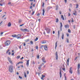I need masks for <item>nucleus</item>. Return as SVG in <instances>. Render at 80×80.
Segmentation results:
<instances>
[{
  "mask_svg": "<svg viewBox=\"0 0 80 80\" xmlns=\"http://www.w3.org/2000/svg\"><path fill=\"white\" fill-rule=\"evenodd\" d=\"M38 38H36L35 39L34 41L35 42L37 41V40H38Z\"/></svg>",
  "mask_w": 80,
  "mask_h": 80,
  "instance_id": "nucleus-29",
  "label": "nucleus"
},
{
  "mask_svg": "<svg viewBox=\"0 0 80 80\" xmlns=\"http://www.w3.org/2000/svg\"><path fill=\"white\" fill-rule=\"evenodd\" d=\"M45 13V9L43 8L42 9V16H44Z\"/></svg>",
  "mask_w": 80,
  "mask_h": 80,
  "instance_id": "nucleus-12",
  "label": "nucleus"
},
{
  "mask_svg": "<svg viewBox=\"0 0 80 80\" xmlns=\"http://www.w3.org/2000/svg\"><path fill=\"white\" fill-rule=\"evenodd\" d=\"M44 5H45V3L42 2V7H44Z\"/></svg>",
  "mask_w": 80,
  "mask_h": 80,
  "instance_id": "nucleus-30",
  "label": "nucleus"
},
{
  "mask_svg": "<svg viewBox=\"0 0 80 80\" xmlns=\"http://www.w3.org/2000/svg\"><path fill=\"white\" fill-rule=\"evenodd\" d=\"M42 77H43V78H44V77H45V76L43 75H42Z\"/></svg>",
  "mask_w": 80,
  "mask_h": 80,
  "instance_id": "nucleus-58",
  "label": "nucleus"
},
{
  "mask_svg": "<svg viewBox=\"0 0 80 80\" xmlns=\"http://www.w3.org/2000/svg\"><path fill=\"white\" fill-rule=\"evenodd\" d=\"M58 21H59L58 19V18H57L56 19V23H57V22H58Z\"/></svg>",
  "mask_w": 80,
  "mask_h": 80,
  "instance_id": "nucleus-25",
  "label": "nucleus"
},
{
  "mask_svg": "<svg viewBox=\"0 0 80 80\" xmlns=\"http://www.w3.org/2000/svg\"><path fill=\"white\" fill-rule=\"evenodd\" d=\"M68 17H70V13L69 12L68 13Z\"/></svg>",
  "mask_w": 80,
  "mask_h": 80,
  "instance_id": "nucleus-51",
  "label": "nucleus"
},
{
  "mask_svg": "<svg viewBox=\"0 0 80 80\" xmlns=\"http://www.w3.org/2000/svg\"><path fill=\"white\" fill-rule=\"evenodd\" d=\"M56 55V60H58V52L56 51L55 53Z\"/></svg>",
  "mask_w": 80,
  "mask_h": 80,
  "instance_id": "nucleus-4",
  "label": "nucleus"
},
{
  "mask_svg": "<svg viewBox=\"0 0 80 80\" xmlns=\"http://www.w3.org/2000/svg\"><path fill=\"white\" fill-rule=\"evenodd\" d=\"M71 20H72V22H73V18H71Z\"/></svg>",
  "mask_w": 80,
  "mask_h": 80,
  "instance_id": "nucleus-48",
  "label": "nucleus"
},
{
  "mask_svg": "<svg viewBox=\"0 0 80 80\" xmlns=\"http://www.w3.org/2000/svg\"><path fill=\"white\" fill-rule=\"evenodd\" d=\"M11 4V2H9L8 3V5H10Z\"/></svg>",
  "mask_w": 80,
  "mask_h": 80,
  "instance_id": "nucleus-60",
  "label": "nucleus"
},
{
  "mask_svg": "<svg viewBox=\"0 0 80 80\" xmlns=\"http://www.w3.org/2000/svg\"><path fill=\"white\" fill-rule=\"evenodd\" d=\"M69 60H70V58H69L67 60V62L66 63L68 65H69Z\"/></svg>",
  "mask_w": 80,
  "mask_h": 80,
  "instance_id": "nucleus-8",
  "label": "nucleus"
},
{
  "mask_svg": "<svg viewBox=\"0 0 80 80\" xmlns=\"http://www.w3.org/2000/svg\"><path fill=\"white\" fill-rule=\"evenodd\" d=\"M77 72L78 75H80V69H78Z\"/></svg>",
  "mask_w": 80,
  "mask_h": 80,
  "instance_id": "nucleus-19",
  "label": "nucleus"
},
{
  "mask_svg": "<svg viewBox=\"0 0 80 80\" xmlns=\"http://www.w3.org/2000/svg\"><path fill=\"white\" fill-rule=\"evenodd\" d=\"M46 41H43L42 42H41V43L43 44V43H46Z\"/></svg>",
  "mask_w": 80,
  "mask_h": 80,
  "instance_id": "nucleus-40",
  "label": "nucleus"
},
{
  "mask_svg": "<svg viewBox=\"0 0 80 80\" xmlns=\"http://www.w3.org/2000/svg\"><path fill=\"white\" fill-rule=\"evenodd\" d=\"M36 49H37V50H38V46H37L36 47Z\"/></svg>",
  "mask_w": 80,
  "mask_h": 80,
  "instance_id": "nucleus-43",
  "label": "nucleus"
},
{
  "mask_svg": "<svg viewBox=\"0 0 80 80\" xmlns=\"http://www.w3.org/2000/svg\"><path fill=\"white\" fill-rule=\"evenodd\" d=\"M10 41L8 40L6 41L5 43V45L6 46H8L10 44Z\"/></svg>",
  "mask_w": 80,
  "mask_h": 80,
  "instance_id": "nucleus-2",
  "label": "nucleus"
},
{
  "mask_svg": "<svg viewBox=\"0 0 80 80\" xmlns=\"http://www.w3.org/2000/svg\"><path fill=\"white\" fill-rule=\"evenodd\" d=\"M23 44V46H25L26 45V44L25 43V42H24L22 43Z\"/></svg>",
  "mask_w": 80,
  "mask_h": 80,
  "instance_id": "nucleus-41",
  "label": "nucleus"
},
{
  "mask_svg": "<svg viewBox=\"0 0 80 80\" xmlns=\"http://www.w3.org/2000/svg\"><path fill=\"white\" fill-rule=\"evenodd\" d=\"M66 35H67V37H69V34H68V33H67Z\"/></svg>",
  "mask_w": 80,
  "mask_h": 80,
  "instance_id": "nucleus-57",
  "label": "nucleus"
},
{
  "mask_svg": "<svg viewBox=\"0 0 80 80\" xmlns=\"http://www.w3.org/2000/svg\"><path fill=\"white\" fill-rule=\"evenodd\" d=\"M3 32H1L0 33V35H3Z\"/></svg>",
  "mask_w": 80,
  "mask_h": 80,
  "instance_id": "nucleus-59",
  "label": "nucleus"
},
{
  "mask_svg": "<svg viewBox=\"0 0 80 80\" xmlns=\"http://www.w3.org/2000/svg\"><path fill=\"white\" fill-rule=\"evenodd\" d=\"M24 77L25 78H27V75L26 74V73L25 72H24Z\"/></svg>",
  "mask_w": 80,
  "mask_h": 80,
  "instance_id": "nucleus-27",
  "label": "nucleus"
},
{
  "mask_svg": "<svg viewBox=\"0 0 80 80\" xmlns=\"http://www.w3.org/2000/svg\"><path fill=\"white\" fill-rule=\"evenodd\" d=\"M60 28H62V27H63V25L62 24V22H60Z\"/></svg>",
  "mask_w": 80,
  "mask_h": 80,
  "instance_id": "nucleus-24",
  "label": "nucleus"
},
{
  "mask_svg": "<svg viewBox=\"0 0 80 80\" xmlns=\"http://www.w3.org/2000/svg\"><path fill=\"white\" fill-rule=\"evenodd\" d=\"M69 6H70V7L72 8V4H70L69 5Z\"/></svg>",
  "mask_w": 80,
  "mask_h": 80,
  "instance_id": "nucleus-52",
  "label": "nucleus"
},
{
  "mask_svg": "<svg viewBox=\"0 0 80 80\" xmlns=\"http://www.w3.org/2000/svg\"><path fill=\"white\" fill-rule=\"evenodd\" d=\"M65 80H67V77H65Z\"/></svg>",
  "mask_w": 80,
  "mask_h": 80,
  "instance_id": "nucleus-54",
  "label": "nucleus"
},
{
  "mask_svg": "<svg viewBox=\"0 0 80 80\" xmlns=\"http://www.w3.org/2000/svg\"><path fill=\"white\" fill-rule=\"evenodd\" d=\"M78 5L77 4L76 8H78Z\"/></svg>",
  "mask_w": 80,
  "mask_h": 80,
  "instance_id": "nucleus-49",
  "label": "nucleus"
},
{
  "mask_svg": "<svg viewBox=\"0 0 80 80\" xmlns=\"http://www.w3.org/2000/svg\"><path fill=\"white\" fill-rule=\"evenodd\" d=\"M65 27L66 28H69V25H65Z\"/></svg>",
  "mask_w": 80,
  "mask_h": 80,
  "instance_id": "nucleus-16",
  "label": "nucleus"
},
{
  "mask_svg": "<svg viewBox=\"0 0 80 80\" xmlns=\"http://www.w3.org/2000/svg\"><path fill=\"white\" fill-rule=\"evenodd\" d=\"M22 20L21 19H20L19 20V23H21V22H22Z\"/></svg>",
  "mask_w": 80,
  "mask_h": 80,
  "instance_id": "nucleus-39",
  "label": "nucleus"
},
{
  "mask_svg": "<svg viewBox=\"0 0 80 80\" xmlns=\"http://www.w3.org/2000/svg\"><path fill=\"white\" fill-rule=\"evenodd\" d=\"M60 30L61 32H62V28H60Z\"/></svg>",
  "mask_w": 80,
  "mask_h": 80,
  "instance_id": "nucleus-56",
  "label": "nucleus"
},
{
  "mask_svg": "<svg viewBox=\"0 0 80 80\" xmlns=\"http://www.w3.org/2000/svg\"><path fill=\"white\" fill-rule=\"evenodd\" d=\"M9 62H10V63H11V64H12L13 63L12 62V61L11 60H9Z\"/></svg>",
  "mask_w": 80,
  "mask_h": 80,
  "instance_id": "nucleus-36",
  "label": "nucleus"
},
{
  "mask_svg": "<svg viewBox=\"0 0 80 80\" xmlns=\"http://www.w3.org/2000/svg\"><path fill=\"white\" fill-rule=\"evenodd\" d=\"M13 70V66L12 65H10L9 66L8 71L10 73H12Z\"/></svg>",
  "mask_w": 80,
  "mask_h": 80,
  "instance_id": "nucleus-1",
  "label": "nucleus"
},
{
  "mask_svg": "<svg viewBox=\"0 0 80 80\" xmlns=\"http://www.w3.org/2000/svg\"><path fill=\"white\" fill-rule=\"evenodd\" d=\"M21 31H22V32H24V30L23 29H21Z\"/></svg>",
  "mask_w": 80,
  "mask_h": 80,
  "instance_id": "nucleus-53",
  "label": "nucleus"
},
{
  "mask_svg": "<svg viewBox=\"0 0 80 80\" xmlns=\"http://www.w3.org/2000/svg\"><path fill=\"white\" fill-rule=\"evenodd\" d=\"M38 20L39 22H40V21L41 20V19H39Z\"/></svg>",
  "mask_w": 80,
  "mask_h": 80,
  "instance_id": "nucleus-63",
  "label": "nucleus"
},
{
  "mask_svg": "<svg viewBox=\"0 0 80 80\" xmlns=\"http://www.w3.org/2000/svg\"><path fill=\"white\" fill-rule=\"evenodd\" d=\"M64 37V34H63V33H62V40H63Z\"/></svg>",
  "mask_w": 80,
  "mask_h": 80,
  "instance_id": "nucleus-21",
  "label": "nucleus"
},
{
  "mask_svg": "<svg viewBox=\"0 0 80 80\" xmlns=\"http://www.w3.org/2000/svg\"><path fill=\"white\" fill-rule=\"evenodd\" d=\"M80 68V64H78V69H79Z\"/></svg>",
  "mask_w": 80,
  "mask_h": 80,
  "instance_id": "nucleus-20",
  "label": "nucleus"
},
{
  "mask_svg": "<svg viewBox=\"0 0 80 80\" xmlns=\"http://www.w3.org/2000/svg\"><path fill=\"white\" fill-rule=\"evenodd\" d=\"M58 38L59 39L60 38V31H58Z\"/></svg>",
  "mask_w": 80,
  "mask_h": 80,
  "instance_id": "nucleus-9",
  "label": "nucleus"
},
{
  "mask_svg": "<svg viewBox=\"0 0 80 80\" xmlns=\"http://www.w3.org/2000/svg\"><path fill=\"white\" fill-rule=\"evenodd\" d=\"M21 46H19V49H21Z\"/></svg>",
  "mask_w": 80,
  "mask_h": 80,
  "instance_id": "nucleus-64",
  "label": "nucleus"
},
{
  "mask_svg": "<svg viewBox=\"0 0 80 80\" xmlns=\"http://www.w3.org/2000/svg\"><path fill=\"white\" fill-rule=\"evenodd\" d=\"M10 51V50H8L6 52V53H8V52H9V51Z\"/></svg>",
  "mask_w": 80,
  "mask_h": 80,
  "instance_id": "nucleus-62",
  "label": "nucleus"
},
{
  "mask_svg": "<svg viewBox=\"0 0 80 80\" xmlns=\"http://www.w3.org/2000/svg\"><path fill=\"white\" fill-rule=\"evenodd\" d=\"M19 78H20V79H22V77H21L20 76H19Z\"/></svg>",
  "mask_w": 80,
  "mask_h": 80,
  "instance_id": "nucleus-42",
  "label": "nucleus"
},
{
  "mask_svg": "<svg viewBox=\"0 0 80 80\" xmlns=\"http://www.w3.org/2000/svg\"><path fill=\"white\" fill-rule=\"evenodd\" d=\"M24 31H26V32H28V29H27L25 28L24 29Z\"/></svg>",
  "mask_w": 80,
  "mask_h": 80,
  "instance_id": "nucleus-34",
  "label": "nucleus"
},
{
  "mask_svg": "<svg viewBox=\"0 0 80 80\" xmlns=\"http://www.w3.org/2000/svg\"><path fill=\"white\" fill-rule=\"evenodd\" d=\"M58 8V5H57L56 6V10H57Z\"/></svg>",
  "mask_w": 80,
  "mask_h": 80,
  "instance_id": "nucleus-23",
  "label": "nucleus"
},
{
  "mask_svg": "<svg viewBox=\"0 0 80 80\" xmlns=\"http://www.w3.org/2000/svg\"><path fill=\"white\" fill-rule=\"evenodd\" d=\"M68 33H71V30L70 29H68Z\"/></svg>",
  "mask_w": 80,
  "mask_h": 80,
  "instance_id": "nucleus-28",
  "label": "nucleus"
},
{
  "mask_svg": "<svg viewBox=\"0 0 80 80\" xmlns=\"http://www.w3.org/2000/svg\"><path fill=\"white\" fill-rule=\"evenodd\" d=\"M23 25H24V24H22L20 25V27H22V26H23Z\"/></svg>",
  "mask_w": 80,
  "mask_h": 80,
  "instance_id": "nucleus-47",
  "label": "nucleus"
},
{
  "mask_svg": "<svg viewBox=\"0 0 80 80\" xmlns=\"http://www.w3.org/2000/svg\"><path fill=\"white\" fill-rule=\"evenodd\" d=\"M34 13H35V11L32 12V15H34Z\"/></svg>",
  "mask_w": 80,
  "mask_h": 80,
  "instance_id": "nucleus-37",
  "label": "nucleus"
},
{
  "mask_svg": "<svg viewBox=\"0 0 80 80\" xmlns=\"http://www.w3.org/2000/svg\"><path fill=\"white\" fill-rule=\"evenodd\" d=\"M44 48L46 51H47V50H48V48H47V45L45 46L44 47Z\"/></svg>",
  "mask_w": 80,
  "mask_h": 80,
  "instance_id": "nucleus-7",
  "label": "nucleus"
},
{
  "mask_svg": "<svg viewBox=\"0 0 80 80\" xmlns=\"http://www.w3.org/2000/svg\"><path fill=\"white\" fill-rule=\"evenodd\" d=\"M41 71H39L38 72V74L39 76L40 75V74L41 73Z\"/></svg>",
  "mask_w": 80,
  "mask_h": 80,
  "instance_id": "nucleus-32",
  "label": "nucleus"
},
{
  "mask_svg": "<svg viewBox=\"0 0 80 80\" xmlns=\"http://www.w3.org/2000/svg\"><path fill=\"white\" fill-rule=\"evenodd\" d=\"M73 14L76 16L77 15V11H76V10H74V12L73 13Z\"/></svg>",
  "mask_w": 80,
  "mask_h": 80,
  "instance_id": "nucleus-11",
  "label": "nucleus"
},
{
  "mask_svg": "<svg viewBox=\"0 0 80 80\" xmlns=\"http://www.w3.org/2000/svg\"><path fill=\"white\" fill-rule=\"evenodd\" d=\"M77 58H78L77 57H76L75 59V60H77Z\"/></svg>",
  "mask_w": 80,
  "mask_h": 80,
  "instance_id": "nucleus-61",
  "label": "nucleus"
},
{
  "mask_svg": "<svg viewBox=\"0 0 80 80\" xmlns=\"http://www.w3.org/2000/svg\"><path fill=\"white\" fill-rule=\"evenodd\" d=\"M69 70V73H71V74H72V73H73V72L72 71V67H70Z\"/></svg>",
  "mask_w": 80,
  "mask_h": 80,
  "instance_id": "nucleus-5",
  "label": "nucleus"
},
{
  "mask_svg": "<svg viewBox=\"0 0 80 80\" xmlns=\"http://www.w3.org/2000/svg\"><path fill=\"white\" fill-rule=\"evenodd\" d=\"M52 8L51 7H48L47 8V9L48 10H50V8Z\"/></svg>",
  "mask_w": 80,
  "mask_h": 80,
  "instance_id": "nucleus-31",
  "label": "nucleus"
},
{
  "mask_svg": "<svg viewBox=\"0 0 80 80\" xmlns=\"http://www.w3.org/2000/svg\"><path fill=\"white\" fill-rule=\"evenodd\" d=\"M57 42H56L55 43V48L56 49L57 48Z\"/></svg>",
  "mask_w": 80,
  "mask_h": 80,
  "instance_id": "nucleus-26",
  "label": "nucleus"
},
{
  "mask_svg": "<svg viewBox=\"0 0 80 80\" xmlns=\"http://www.w3.org/2000/svg\"><path fill=\"white\" fill-rule=\"evenodd\" d=\"M46 30L47 33H49L50 32V29L48 28H46Z\"/></svg>",
  "mask_w": 80,
  "mask_h": 80,
  "instance_id": "nucleus-3",
  "label": "nucleus"
},
{
  "mask_svg": "<svg viewBox=\"0 0 80 80\" xmlns=\"http://www.w3.org/2000/svg\"><path fill=\"white\" fill-rule=\"evenodd\" d=\"M42 60L44 63H46V61H45V59L44 57L42 58Z\"/></svg>",
  "mask_w": 80,
  "mask_h": 80,
  "instance_id": "nucleus-10",
  "label": "nucleus"
},
{
  "mask_svg": "<svg viewBox=\"0 0 80 80\" xmlns=\"http://www.w3.org/2000/svg\"><path fill=\"white\" fill-rule=\"evenodd\" d=\"M29 40H30V39H27V40H25V41L26 42H27L29 41Z\"/></svg>",
  "mask_w": 80,
  "mask_h": 80,
  "instance_id": "nucleus-33",
  "label": "nucleus"
},
{
  "mask_svg": "<svg viewBox=\"0 0 80 80\" xmlns=\"http://www.w3.org/2000/svg\"><path fill=\"white\" fill-rule=\"evenodd\" d=\"M21 37H22V34H18L17 36V38L18 39H19V38H20Z\"/></svg>",
  "mask_w": 80,
  "mask_h": 80,
  "instance_id": "nucleus-6",
  "label": "nucleus"
},
{
  "mask_svg": "<svg viewBox=\"0 0 80 80\" xmlns=\"http://www.w3.org/2000/svg\"><path fill=\"white\" fill-rule=\"evenodd\" d=\"M42 67V65H40L38 66V69L39 70H40L41 69V67Z\"/></svg>",
  "mask_w": 80,
  "mask_h": 80,
  "instance_id": "nucleus-17",
  "label": "nucleus"
},
{
  "mask_svg": "<svg viewBox=\"0 0 80 80\" xmlns=\"http://www.w3.org/2000/svg\"><path fill=\"white\" fill-rule=\"evenodd\" d=\"M20 56H18L17 57V58H20Z\"/></svg>",
  "mask_w": 80,
  "mask_h": 80,
  "instance_id": "nucleus-46",
  "label": "nucleus"
},
{
  "mask_svg": "<svg viewBox=\"0 0 80 80\" xmlns=\"http://www.w3.org/2000/svg\"><path fill=\"white\" fill-rule=\"evenodd\" d=\"M61 18L63 20H64L65 19H64V17H63V15H61Z\"/></svg>",
  "mask_w": 80,
  "mask_h": 80,
  "instance_id": "nucleus-22",
  "label": "nucleus"
},
{
  "mask_svg": "<svg viewBox=\"0 0 80 80\" xmlns=\"http://www.w3.org/2000/svg\"><path fill=\"white\" fill-rule=\"evenodd\" d=\"M11 25H12V24H11V22H10L8 23V27H11Z\"/></svg>",
  "mask_w": 80,
  "mask_h": 80,
  "instance_id": "nucleus-15",
  "label": "nucleus"
},
{
  "mask_svg": "<svg viewBox=\"0 0 80 80\" xmlns=\"http://www.w3.org/2000/svg\"><path fill=\"white\" fill-rule=\"evenodd\" d=\"M59 74L60 75V78H62V71L61 70V69H60Z\"/></svg>",
  "mask_w": 80,
  "mask_h": 80,
  "instance_id": "nucleus-14",
  "label": "nucleus"
},
{
  "mask_svg": "<svg viewBox=\"0 0 80 80\" xmlns=\"http://www.w3.org/2000/svg\"><path fill=\"white\" fill-rule=\"evenodd\" d=\"M62 70L65 71V68H62Z\"/></svg>",
  "mask_w": 80,
  "mask_h": 80,
  "instance_id": "nucleus-50",
  "label": "nucleus"
},
{
  "mask_svg": "<svg viewBox=\"0 0 80 80\" xmlns=\"http://www.w3.org/2000/svg\"><path fill=\"white\" fill-rule=\"evenodd\" d=\"M66 41H67V43H69V41H68V39L67 38L66 39Z\"/></svg>",
  "mask_w": 80,
  "mask_h": 80,
  "instance_id": "nucleus-38",
  "label": "nucleus"
},
{
  "mask_svg": "<svg viewBox=\"0 0 80 80\" xmlns=\"http://www.w3.org/2000/svg\"><path fill=\"white\" fill-rule=\"evenodd\" d=\"M37 16H40V13H38V14H37Z\"/></svg>",
  "mask_w": 80,
  "mask_h": 80,
  "instance_id": "nucleus-55",
  "label": "nucleus"
},
{
  "mask_svg": "<svg viewBox=\"0 0 80 80\" xmlns=\"http://www.w3.org/2000/svg\"><path fill=\"white\" fill-rule=\"evenodd\" d=\"M27 66V67H28V65H29V60H28L27 61V64H26Z\"/></svg>",
  "mask_w": 80,
  "mask_h": 80,
  "instance_id": "nucleus-13",
  "label": "nucleus"
},
{
  "mask_svg": "<svg viewBox=\"0 0 80 80\" xmlns=\"http://www.w3.org/2000/svg\"><path fill=\"white\" fill-rule=\"evenodd\" d=\"M12 37H14V38H15L16 37L17 38V36L16 34H13L12 35Z\"/></svg>",
  "mask_w": 80,
  "mask_h": 80,
  "instance_id": "nucleus-18",
  "label": "nucleus"
},
{
  "mask_svg": "<svg viewBox=\"0 0 80 80\" xmlns=\"http://www.w3.org/2000/svg\"><path fill=\"white\" fill-rule=\"evenodd\" d=\"M30 43L31 45H33V41H30Z\"/></svg>",
  "mask_w": 80,
  "mask_h": 80,
  "instance_id": "nucleus-35",
  "label": "nucleus"
},
{
  "mask_svg": "<svg viewBox=\"0 0 80 80\" xmlns=\"http://www.w3.org/2000/svg\"><path fill=\"white\" fill-rule=\"evenodd\" d=\"M39 57H40V56H39V55L37 56V58H38V59L39 58Z\"/></svg>",
  "mask_w": 80,
  "mask_h": 80,
  "instance_id": "nucleus-45",
  "label": "nucleus"
},
{
  "mask_svg": "<svg viewBox=\"0 0 80 80\" xmlns=\"http://www.w3.org/2000/svg\"><path fill=\"white\" fill-rule=\"evenodd\" d=\"M23 63V62H18V64H20V63Z\"/></svg>",
  "mask_w": 80,
  "mask_h": 80,
  "instance_id": "nucleus-44",
  "label": "nucleus"
}]
</instances>
